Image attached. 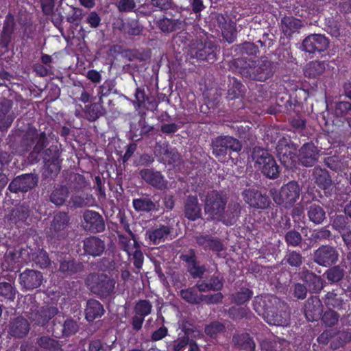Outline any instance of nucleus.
<instances>
[{
    "label": "nucleus",
    "mask_w": 351,
    "mask_h": 351,
    "mask_svg": "<svg viewBox=\"0 0 351 351\" xmlns=\"http://www.w3.org/2000/svg\"><path fill=\"white\" fill-rule=\"evenodd\" d=\"M326 165L336 171H343L344 169L343 162L339 161L337 157H330L326 160Z\"/></svg>",
    "instance_id": "33"
},
{
    "label": "nucleus",
    "mask_w": 351,
    "mask_h": 351,
    "mask_svg": "<svg viewBox=\"0 0 351 351\" xmlns=\"http://www.w3.org/2000/svg\"><path fill=\"white\" fill-rule=\"evenodd\" d=\"M103 314V306L98 301L90 300L87 302L86 317L88 321H92L98 317H101Z\"/></svg>",
    "instance_id": "17"
},
{
    "label": "nucleus",
    "mask_w": 351,
    "mask_h": 351,
    "mask_svg": "<svg viewBox=\"0 0 351 351\" xmlns=\"http://www.w3.org/2000/svg\"><path fill=\"white\" fill-rule=\"evenodd\" d=\"M179 158L180 156L177 152H167L165 154L163 160L169 163H175Z\"/></svg>",
    "instance_id": "49"
},
{
    "label": "nucleus",
    "mask_w": 351,
    "mask_h": 351,
    "mask_svg": "<svg viewBox=\"0 0 351 351\" xmlns=\"http://www.w3.org/2000/svg\"><path fill=\"white\" fill-rule=\"evenodd\" d=\"M342 276V270L339 267H333L327 272V278L332 282L339 281Z\"/></svg>",
    "instance_id": "36"
},
{
    "label": "nucleus",
    "mask_w": 351,
    "mask_h": 351,
    "mask_svg": "<svg viewBox=\"0 0 351 351\" xmlns=\"http://www.w3.org/2000/svg\"><path fill=\"white\" fill-rule=\"evenodd\" d=\"M135 7L133 0H120L118 3V8L120 11H131Z\"/></svg>",
    "instance_id": "40"
},
{
    "label": "nucleus",
    "mask_w": 351,
    "mask_h": 351,
    "mask_svg": "<svg viewBox=\"0 0 351 351\" xmlns=\"http://www.w3.org/2000/svg\"><path fill=\"white\" fill-rule=\"evenodd\" d=\"M143 317L142 316H135L133 318L132 326L135 330H139L141 328L143 323Z\"/></svg>",
    "instance_id": "56"
},
{
    "label": "nucleus",
    "mask_w": 351,
    "mask_h": 351,
    "mask_svg": "<svg viewBox=\"0 0 351 351\" xmlns=\"http://www.w3.org/2000/svg\"><path fill=\"white\" fill-rule=\"evenodd\" d=\"M252 295L251 291L243 288L234 297V301L237 304H242L247 301Z\"/></svg>",
    "instance_id": "29"
},
{
    "label": "nucleus",
    "mask_w": 351,
    "mask_h": 351,
    "mask_svg": "<svg viewBox=\"0 0 351 351\" xmlns=\"http://www.w3.org/2000/svg\"><path fill=\"white\" fill-rule=\"evenodd\" d=\"M185 215L187 218L195 220L201 215V209L195 197H189L185 206Z\"/></svg>",
    "instance_id": "18"
},
{
    "label": "nucleus",
    "mask_w": 351,
    "mask_h": 351,
    "mask_svg": "<svg viewBox=\"0 0 351 351\" xmlns=\"http://www.w3.org/2000/svg\"><path fill=\"white\" fill-rule=\"evenodd\" d=\"M223 330V326L222 324L218 322H214L206 327L205 332L207 335L213 337Z\"/></svg>",
    "instance_id": "37"
},
{
    "label": "nucleus",
    "mask_w": 351,
    "mask_h": 351,
    "mask_svg": "<svg viewBox=\"0 0 351 351\" xmlns=\"http://www.w3.org/2000/svg\"><path fill=\"white\" fill-rule=\"evenodd\" d=\"M68 221L67 215L65 213H61L54 217L53 227L55 230L63 228Z\"/></svg>",
    "instance_id": "34"
},
{
    "label": "nucleus",
    "mask_w": 351,
    "mask_h": 351,
    "mask_svg": "<svg viewBox=\"0 0 351 351\" xmlns=\"http://www.w3.org/2000/svg\"><path fill=\"white\" fill-rule=\"evenodd\" d=\"M160 27L163 32H171L176 29L173 21L168 19L162 20Z\"/></svg>",
    "instance_id": "41"
},
{
    "label": "nucleus",
    "mask_w": 351,
    "mask_h": 351,
    "mask_svg": "<svg viewBox=\"0 0 351 351\" xmlns=\"http://www.w3.org/2000/svg\"><path fill=\"white\" fill-rule=\"evenodd\" d=\"M244 199L250 206L257 208H265L269 206V199L260 192L247 190L243 193Z\"/></svg>",
    "instance_id": "7"
},
{
    "label": "nucleus",
    "mask_w": 351,
    "mask_h": 351,
    "mask_svg": "<svg viewBox=\"0 0 351 351\" xmlns=\"http://www.w3.org/2000/svg\"><path fill=\"white\" fill-rule=\"evenodd\" d=\"M133 206L136 210L139 211H149L155 208V204L147 198L134 199Z\"/></svg>",
    "instance_id": "24"
},
{
    "label": "nucleus",
    "mask_w": 351,
    "mask_h": 351,
    "mask_svg": "<svg viewBox=\"0 0 351 351\" xmlns=\"http://www.w3.org/2000/svg\"><path fill=\"white\" fill-rule=\"evenodd\" d=\"M152 304L147 300L138 302L135 306V312L137 315L145 317L151 313Z\"/></svg>",
    "instance_id": "27"
},
{
    "label": "nucleus",
    "mask_w": 351,
    "mask_h": 351,
    "mask_svg": "<svg viewBox=\"0 0 351 351\" xmlns=\"http://www.w3.org/2000/svg\"><path fill=\"white\" fill-rule=\"evenodd\" d=\"M295 295L299 299H304L306 295V288L300 284L296 285L295 287Z\"/></svg>",
    "instance_id": "50"
},
{
    "label": "nucleus",
    "mask_w": 351,
    "mask_h": 351,
    "mask_svg": "<svg viewBox=\"0 0 351 351\" xmlns=\"http://www.w3.org/2000/svg\"><path fill=\"white\" fill-rule=\"evenodd\" d=\"M71 201L73 205L76 207L82 206L84 204V200L80 197H73Z\"/></svg>",
    "instance_id": "59"
},
{
    "label": "nucleus",
    "mask_w": 351,
    "mask_h": 351,
    "mask_svg": "<svg viewBox=\"0 0 351 351\" xmlns=\"http://www.w3.org/2000/svg\"><path fill=\"white\" fill-rule=\"evenodd\" d=\"M288 263L292 266H299L302 263L301 256L296 252H291L287 257Z\"/></svg>",
    "instance_id": "42"
},
{
    "label": "nucleus",
    "mask_w": 351,
    "mask_h": 351,
    "mask_svg": "<svg viewBox=\"0 0 351 351\" xmlns=\"http://www.w3.org/2000/svg\"><path fill=\"white\" fill-rule=\"evenodd\" d=\"M77 324L73 320H67L65 322L64 324V332L66 335H70L73 332H75L77 330Z\"/></svg>",
    "instance_id": "45"
},
{
    "label": "nucleus",
    "mask_w": 351,
    "mask_h": 351,
    "mask_svg": "<svg viewBox=\"0 0 351 351\" xmlns=\"http://www.w3.org/2000/svg\"><path fill=\"white\" fill-rule=\"evenodd\" d=\"M203 8L202 1L201 0H193V9L195 12H198Z\"/></svg>",
    "instance_id": "58"
},
{
    "label": "nucleus",
    "mask_w": 351,
    "mask_h": 351,
    "mask_svg": "<svg viewBox=\"0 0 351 351\" xmlns=\"http://www.w3.org/2000/svg\"><path fill=\"white\" fill-rule=\"evenodd\" d=\"M286 240L289 244L296 245L300 242L301 237L298 232L291 231L287 234Z\"/></svg>",
    "instance_id": "38"
},
{
    "label": "nucleus",
    "mask_w": 351,
    "mask_h": 351,
    "mask_svg": "<svg viewBox=\"0 0 351 351\" xmlns=\"http://www.w3.org/2000/svg\"><path fill=\"white\" fill-rule=\"evenodd\" d=\"M190 53L193 58L199 59L207 58L206 56L205 48L203 47L202 43L198 44L197 47H191L190 49Z\"/></svg>",
    "instance_id": "35"
},
{
    "label": "nucleus",
    "mask_w": 351,
    "mask_h": 351,
    "mask_svg": "<svg viewBox=\"0 0 351 351\" xmlns=\"http://www.w3.org/2000/svg\"><path fill=\"white\" fill-rule=\"evenodd\" d=\"M25 254V250L16 252H12L11 251H9V252L5 255V262L3 263V266L6 269L10 270L19 269L23 261L27 262L31 259H26L24 257Z\"/></svg>",
    "instance_id": "12"
},
{
    "label": "nucleus",
    "mask_w": 351,
    "mask_h": 351,
    "mask_svg": "<svg viewBox=\"0 0 351 351\" xmlns=\"http://www.w3.org/2000/svg\"><path fill=\"white\" fill-rule=\"evenodd\" d=\"M308 278L312 281L313 284L314 285L313 290L315 291H318L322 289V282L319 277L311 274L308 275Z\"/></svg>",
    "instance_id": "47"
},
{
    "label": "nucleus",
    "mask_w": 351,
    "mask_h": 351,
    "mask_svg": "<svg viewBox=\"0 0 351 351\" xmlns=\"http://www.w3.org/2000/svg\"><path fill=\"white\" fill-rule=\"evenodd\" d=\"M189 343V339L186 337L178 339L173 342L172 346L173 351H182V349Z\"/></svg>",
    "instance_id": "43"
},
{
    "label": "nucleus",
    "mask_w": 351,
    "mask_h": 351,
    "mask_svg": "<svg viewBox=\"0 0 351 351\" xmlns=\"http://www.w3.org/2000/svg\"><path fill=\"white\" fill-rule=\"evenodd\" d=\"M308 217L315 223H321L325 219V212L317 205L311 206L308 210Z\"/></svg>",
    "instance_id": "22"
},
{
    "label": "nucleus",
    "mask_w": 351,
    "mask_h": 351,
    "mask_svg": "<svg viewBox=\"0 0 351 351\" xmlns=\"http://www.w3.org/2000/svg\"><path fill=\"white\" fill-rule=\"evenodd\" d=\"M39 344L42 348L40 351H60L58 348L56 342L48 337H42L39 341Z\"/></svg>",
    "instance_id": "26"
},
{
    "label": "nucleus",
    "mask_w": 351,
    "mask_h": 351,
    "mask_svg": "<svg viewBox=\"0 0 351 351\" xmlns=\"http://www.w3.org/2000/svg\"><path fill=\"white\" fill-rule=\"evenodd\" d=\"M134 265L137 268H141L143 262V255L140 251H136L134 254Z\"/></svg>",
    "instance_id": "53"
},
{
    "label": "nucleus",
    "mask_w": 351,
    "mask_h": 351,
    "mask_svg": "<svg viewBox=\"0 0 351 351\" xmlns=\"http://www.w3.org/2000/svg\"><path fill=\"white\" fill-rule=\"evenodd\" d=\"M180 295L183 299L190 303H197L202 300L197 296L191 289L182 290Z\"/></svg>",
    "instance_id": "31"
},
{
    "label": "nucleus",
    "mask_w": 351,
    "mask_h": 351,
    "mask_svg": "<svg viewBox=\"0 0 351 351\" xmlns=\"http://www.w3.org/2000/svg\"><path fill=\"white\" fill-rule=\"evenodd\" d=\"M328 46L327 38L321 34H314L308 36L302 43V48L306 52L324 51Z\"/></svg>",
    "instance_id": "5"
},
{
    "label": "nucleus",
    "mask_w": 351,
    "mask_h": 351,
    "mask_svg": "<svg viewBox=\"0 0 351 351\" xmlns=\"http://www.w3.org/2000/svg\"><path fill=\"white\" fill-rule=\"evenodd\" d=\"M300 186L295 182H290L282 186L279 191L273 194V199L278 204H282L285 207L293 205L300 195Z\"/></svg>",
    "instance_id": "2"
},
{
    "label": "nucleus",
    "mask_w": 351,
    "mask_h": 351,
    "mask_svg": "<svg viewBox=\"0 0 351 351\" xmlns=\"http://www.w3.org/2000/svg\"><path fill=\"white\" fill-rule=\"evenodd\" d=\"M210 247L216 251H219L222 249V245L221 243L215 240L210 241Z\"/></svg>",
    "instance_id": "61"
},
{
    "label": "nucleus",
    "mask_w": 351,
    "mask_h": 351,
    "mask_svg": "<svg viewBox=\"0 0 351 351\" xmlns=\"http://www.w3.org/2000/svg\"><path fill=\"white\" fill-rule=\"evenodd\" d=\"M68 197V190L66 187H60L55 190L51 196V200L58 206L62 205Z\"/></svg>",
    "instance_id": "23"
},
{
    "label": "nucleus",
    "mask_w": 351,
    "mask_h": 351,
    "mask_svg": "<svg viewBox=\"0 0 351 351\" xmlns=\"http://www.w3.org/2000/svg\"><path fill=\"white\" fill-rule=\"evenodd\" d=\"M169 234L168 226L160 225L149 230L146 233V239L152 244L156 245L164 242Z\"/></svg>",
    "instance_id": "13"
},
{
    "label": "nucleus",
    "mask_w": 351,
    "mask_h": 351,
    "mask_svg": "<svg viewBox=\"0 0 351 351\" xmlns=\"http://www.w3.org/2000/svg\"><path fill=\"white\" fill-rule=\"evenodd\" d=\"M141 175L143 180L156 187L162 188L165 186L163 177L159 172L143 170L141 171Z\"/></svg>",
    "instance_id": "16"
},
{
    "label": "nucleus",
    "mask_w": 351,
    "mask_h": 351,
    "mask_svg": "<svg viewBox=\"0 0 351 351\" xmlns=\"http://www.w3.org/2000/svg\"><path fill=\"white\" fill-rule=\"evenodd\" d=\"M42 280L41 274L34 270H27L22 273L20 276L21 284L27 289L39 287Z\"/></svg>",
    "instance_id": "9"
},
{
    "label": "nucleus",
    "mask_w": 351,
    "mask_h": 351,
    "mask_svg": "<svg viewBox=\"0 0 351 351\" xmlns=\"http://www.w3.org/2000/svg\"><path fill=\"white\" fill-rule=\"evenodd\" d=\"M183 258L184 261L189 263V271L194 277L199 276L204 273V269L198 267L196 265L195 262L194 254L193 253H191V255L190 256L186 255L184 256Z\"/></svg>",
    "instance_id": "25"
},
{
    "label": "nucleus",
    "mask_w": 351,
    "mask_h": 351,
    "mask_svg": "<svg viewBox=\"0 0 351 351\" xmlns=\"http://www.w3.org/2000/svg\"><path fill=\"white\" fill-rule=\"evenodd\" d=\"M0 295L8 299H13L14 291L12 285L7 282L0 283Z\"/></svg>",
    "instance_id": "32"
},
{
    "label": "nucleus",
    "mask_w": 351,
    "mask_h": 351,
    "mask_svg": "<svg viewBox=\"0 0 351 351\" xmlns=\"http://www.w3.org/2000/svg\"><path fill=\"white\" fill-rule=\"evenodd\" d=\"M325 66L321 62H311L308 63L304 69V73L306 77L315 78L322 74L324 71Z\"/></svg>",
    "instance_id": "19"
},
{
    "label": "nucleus",
    "mask_w": 351,
    "mask_h": 351,
    "mask_svg": "<svg viewBox=\"0 0 351 351\" xmlns=\"http://www.w3.org/2000/svg\"><path fill=\"white\" fill-rule=\"evenodd\" d=\"M188 351H199L198 346L195 342L189 343V350Z\"/></svg>",
    "instance_id": "64"
},
{
    "label": "nucleus",
    "mask_w": 351,
    "mask_h": 351,
    "mask_svg": "<svg viewBox=\"0 0 351 351\" xmlns=\"http://www.w3.org/2000/svg\"><path fill=\"white\" fill-rule=\"evenodd\" d=\"M35 261L36 263L39 264L41 267H47L49 263V258L45 252H40L39 254L37 256Z\"/></svg>",
    "instance_id": "44"
},
{
    "label": "nucleus",
    "mask_w": 351,
    "mask_h": 351,
    "mask_svg": "<svg viewBox=\"0 0 351 351\" xmlns=\"http://www.w3.org/2000/svg\"><path fill=\"white\" fill-rule=\"evenodd\" d=\"M88 78L94 82H97L100 80V75L98 72L95 71H90L88 73Z\"/></svg>",
    "instance_id": "57"
},
{
    "label": "nucleus",
    "mask_w": 351,
    "mask_h": 351,
    "mask_svg": "<svg viewBox=\"0 0 351 351\" xmlns=\"http://www.w3.org/2000/svg\"><path fill=\"white\" fill-rule=\"evenodd\" d=\"M167 333V328L165 327H161L152 334V339L154 341L160 340L166 336Z\"/></svg>",
    "instance_id": "51"
},
{
    "label": "nucleus",
    "mask_w": 351,
    "mask_h": 351,
    "mask_svg": "<svg viewBox=\"0 0 351 351\" xmlns=\"http://www.w3.org/2000/svg\"><path fill=\"white\" fill-rule=\"evenodd\" d=\"M222 299V294L221 293H217L210 296H206L205 300L208 303H216Z\"/></svg>",
    "instance_id": "55"
},
{
    "label": "nucleus",
    "mask_w": 351,
    "mask_h": 351,
    "mask_svg": "<svg viewBox=\"0 0 351 351\" xmlns=\"http://www.w3.org/2000/svg\"><path fill=\"white\" fill-rule=\"evenodd\" d=\"M29 330L27 322L21 318L18 319L12 326L11 332L13 335L21 337L25 335Z\"/></svg>",
    "instance_id": "21"
},
{
    "label": "nucleus",
    "mask_w": 351,
    "mask_h": 351,
    "mask_svg": "<svg viewBox=\"0 0 351 351\" xmlns=\"http://www.w3.org/2000/svg\"><path fill=\"white\" fill-rule=\"evenodd\" d=\"M337 260V254L332 247L323 246L315 252V261L321 265H330Z\"/></svg>",
    "instance_id": "8"
},
{
    "label": "nucleus",
    "mask_w": 351,
    "mask_h": 351,
    "mask_svg": "<svg viewBox=\"0 0 351 351\" xmlns=\"http://www.w3.org/2000/svg\"><path fill=\"white\" fill-rule=\"evenodd\" d=\"M315 173L316 182L319 184L326 188L330 184V180L328 178V175L326 171L322 169H316Z\"/></svg>",
    "instance_id": "30"
},
{
    "label": "nucleus",
    "mask_w": 351,
    "mask_h": 351,
    "mask_svg": "<svg viewBox=\"0 0 351 351\" xmlns=\"http://www.w3.org/2000/svg\"><path fill=\"white\" fill-rule=\"evenodd\" d=\"M85 227L95 232H101L104 229L102 217L96 212L88 210L84 215Z\"/></svg>",
    "instance_id": "11"
},
{
    "label": "nucleus",
    "mask_w": 351,
    "mask_h": 351,
    "mask_svg": "<svg viewBox=\"0 0 351 351\" xmlns=\"http://www.w3.org/2000/svg\"><path fill=\"white\" fill-rule=\"evenodd\" d=\"M114 281L107 276H101V279L95 285L88 283L93 292L102 296L110 293L114 289Z\"/></svg>",
    "instance_id": "14"
},
{
    "label": "nucleus",
    "mask_w": 351,
    "mask_h": 351,
    "mask_svg": "<svg viewBox=\"0 0 351 351\" xmlns=\"http://www.w3.org/2000/svg\"><path fill=\"white\" fill-rule=\"evenodd\" d=\"M226 204V198L217 191L209 193L205 201V212L211 218L221 219Z\"/></svg>",
    "instance_id": "3"
},
{
    "label": "nucleus",
    "mask_w": 351,
    "mask_h": 351,
    "mask_svg": "<svg viewBox=\"0 0 351 351\" xmlns=\"http://www.w3.org/2000/svg\"><path fill=\"white\" fill-rule=\"evenodd\" d=\"M254 167L269 178H276L279 173V167L267 150L256 148L253 152Z\"/></svg>",
    "instance_id": "1"
},
{
    "label": "nucleus",
    "mask_w": 351,
    "mask_h": 351,
    "mask_svg": "<svg viewBox=\"0 0 351 351\" xmlns=\"http://www.w3.org/2000/svg\"><path fill=\"white\" fill-rule=\"evenodd\" d=\"M81 4L86 8H93L95 5L94 0H80Z\"/></svg>",
    "instance_id": "62"
},
{
    "label": "nucleus",
    "mask_w": 351,
    "mask_h": 351,
    "mask_svg": "<svg viewBox=\"0 0 351 351\" xmlns=\"http://www.w3.org/2000/svg\"><path fill=\"white\" fill-rule=\"evenodd\" d=\"M165 204L168 209H171L173 207V201L171 197H169L165 200Z\"/></svg>",
    "instance_id": "63"
},
{
    "label": "nucleus",
    "mask_w": 351,
    "mask_h": 351,
    "mask_svg": "<svg viewBox=\"0 0 351 351\" xmlns=\"http://www.w3.org/2000/svg\"><path fill=\"white\" fill-rule=\"evenodd\" d=\"M101 343L99 341H95L90 345L89 351H101Z\"/></svg>",
    "instance_id": "60"
},
{
    "label": "nucleus",
    "mask_w": 351,
    "mask_h": 351,
    "mask_svg": "<svg viewBox=\"0 0 351 351\" xmlns=\"http://www.w3.org/2000/svg\"><path fill=\"white\" fill-rule=\"evenodd\" d=\"M197 287L200 291L219 290L222 287V283L219 278H215L211 280L210 284L199 283Z\"/></svg>",
    "instance_id": "28"
},
{
    "label": "nucleus",
    "mask_w": 351,
    "mask_h": 351,
    "mask_svg": "<svg viewBox=\"0 0 351 351\" xmlns=\"http://www.w3.org/2000/svg\"><path fill=\"white\" fill-rule=\"evenodd\" d=\"M242 338L245 340V342L241 343V346L247 351H252L255 348V343L252 339L248 335H243Z\"/></svg>",
    "instance_id": "48"
},
{
    "label": "nucleus",
    "mask_w": 351,
    "mask_h": 351,
    "mask_svg": "<svg viewBox=\"0 0 351 351\" xmlns=\"http://www.w3.org/2000/svg\"><path fill=\"white\" fill-rule=\"evenodd\" d=\"M84 250L92 256L100 255L104 249L103 242L96 237H90L84 241Z\"/></svg>",
    "instance_id": "15"
},
{
    "label": "nucleus",
    "mask_w": 351,
    "mask_h": 351,
    "mask_svg": "<svg viewBox=\"0 0 351 351\" xmlns=\"http://www.w3.org/2000/svg\"><path fill=\"white\" fill-rule=\"evenodd\" d=\"M87 21L91 27H95L99 24L100 19L96 13L92 12L88 16Z\"/></svg>",
    "instance_id": "52"
},
{
    "label": "nucleus",
    "mask_w": 351,
    "mask_h": 351,
    "mask_svg": "<svg viewBox=\"0 0 351 351\" xmlns=\"http://www.w3.org/2000/svg\"><path fill=\"white\" fill-rule=\"evenodd\" d=\"M37 183L36 178L32 175H23L15 178L9 185L11 191L17 192L19 191H27L28 189L34 187Z\"/></svg>",
    "instance_id": "6"
},
{
    "label": "nucleus",
    "mask_w": 351,
    "mask_h": 351,
    "mask_svg": "<svg viewBox=\"0 0 351 351\" xmlns=\"http://www.w3.org/2000/svg\"><path fill=\"white\" fill-rule=\"evenodd\" d=\"M177 130L178 127L174 123L165 124L162 126V131L165 133H174Z\"/></svg>",
    "instance_id": "54"
},
{
    "label": "nucleus",
    "mask_w": 351,
    "mask_h": 351,
    "mask_svg": "<svg viewBox=\"0 0 351 351\" xmlns=\"http://www.w3.org/2000/svg\"><path fill=\"white\" fill-rule=\"evenodd\" d=\"M213 154L217 156L225 154L227 149L238 152L241 149V145L239 141L231 136L219 137L213 142Z\"/></svg>",
    "instance_id": "4"
},
{
    "label": "nucleus",
    "mask_w": 351,
    "mask_h": 351,
    "mask_svg": "<svg viewBox=\"0 0 351 351\" xmlns=\"http://www.w3.org/2000/svg\"><path fill=\"white\" fill-rule=\"evenodd\" d=\"M53 7V0H42V8L45 14L47 15L51 14Z\"/></svg>",
    "instance_id": "46"
},
{
    "label": "nucleus",
    "mask_w": 351,
    "mask_h": 351,
    "mask_svg": "<svg viewBox=\"0 0 351 351\" xmlns=\"http://www.w3.org/2000/svg\"><path fill=\"white\" fill-rule=\"evenodd\" d=\"M319 153L313 144L307 143L300 150L299 160L304 166H312L317 159Z\"/></svg>",
    "instance_id": "10"
},
{
    "label": "nucleus",
    "mask_w": 351,
    "mask_h": 351,
    "mask_svg": "<svg viewBox=\"0 0 351 351\" xmlns=\"http://www.w3.org/2000/svg\"><path fill=\"white\" fill-rule=\"evenodd\" d=\"M302 25V22L300 20L291 16L285 17L282 20V29L285 34L288 36L297 31Z\"/></svg>",
    "instance_id": "20"
},
{
    "label": "nucleus",
    "mask_w": 351,
    "mask_h": 351,
    "mask_svg": "<svg viewBox=\"0 0 351 351\" xmlns=\"http://www.w3.org/2000/svg\"><path fill=\"white\" fill-rule=\"evenodd\" d=\"M323 320L328 326L334 325L338 320V316L334 311H328L325 313Z\"/></svg>",
    "instance_id": "39"
}]
</instances>
